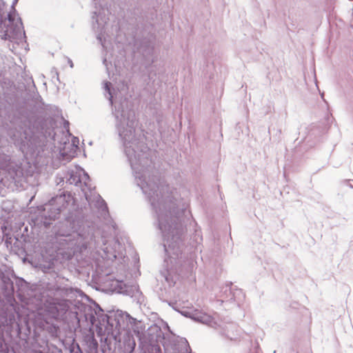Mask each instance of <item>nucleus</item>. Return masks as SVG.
Masks as SVG:
<instances>
[{"label":"nucleus","mask_w":353,"mask_h":353,"mask_svg":"<svg viewBox=\"0 0 353 353\" xmlns=\"http://www.w3.org/2000/svg\"><path fill=\"white\" fill-rule=\"evenodd\" d=\"M137 124L135 116L133 112H130L127 115H123L118 126L119 136L123 141L125 152L131 162L132 167H134V160L137 156L139 157L135 148H137L134 137V127Z\"/></svg>","instance_id":"f257e3e1"},{"label":"nucleus","mask_w":353,"mask_h":353,"mask_svg":"<svg viewBox=\"0 0 353 353\" xmlns=\"http://www.w3.org/2000/svg\"><path fill=\"white\" fill-rule=\"evenodd\" d=\"M0 37L5 39L15 40L18 43L25 41V32L21 19L14 10L2 20L0 13Z\"/></svg>","instance_id":"f03ea898"},{"label":"nucleus","mask_w":353,"mask_h":353,"mask_svg":"<svg viewBox=\"0 0 353 353\" xmlns=\"http://www.w3.org/2000/svg\"><path fill=\"white\" fill-rule=\"evenodd\" d=\"M57 150L54 152L63 161H70L76 154L77 150V145L75 143V140L72 142L70 141H63L60 143L57 147Z\"/></svg>","instance_id":"7ed1b4c3"},{"label":"nucleus","mask_w":353,"mask_h":353,"mask_svg":"<svg viewBox=\"0 0 353 353\" xmlns=\"http://www.w3.org/2000/svg\"><path fill=\"white\" fill-rule=\"evenodd\" d=\"M181 314L185 316L190 317L195 321L207 324L211 327H216V322L212 316L198 310L183 311L181 312Z\"/></svg>","instance_id":"20e7f679"},{"label":"nucleus","mask_w":353,"mask_h":353,"mask_svg":"<svg viewBox=\"0 0 353 353\" xmlns=\"http://www.w3.org/2000/svg\"><path fill=\"white\" fill-rule=\"evenodd\" d=\"M77 174H78L79 179H77V176L72 174L70 177V183H74L76 185H77L79 183H83L84 184L87 185V183L89 181V176L85 172V171L82 169H79L77 172Z\"/></svg>","instance_id":"39448f33"},{"label":"nucleus","mask_w":353,"mask_h":353,"mask_svg":"<svg viewBox=\"0 0 353 353\" xmlns=\"http://www.w3.org/2000/svg\"><path fill=\"white\" fill-rule=\"evenodd\" d=\"M103 88H104L105 90L108 94L109 100H110V103H112V98H113V96H114V94L112 93V91H111L110 83H108V82H105L104 84H103Z\"/></svg>","instance_id":"423d86ee"},{"label":"nucleus","mask_w":353,"mask_h":353,"mask_svg":"<svg viewBox=\"0 0 353 353\" xmlns=\"http://www.w3.org/2000/svg\"><path fill=\"white\" fill-rule=\"evenodd\" d=\"M138 185L141 187L145 194H150V192H149V184L148 183L140 181L138 182Z\"/></svg>","instance_id":"0eeeda50"},{"label":"nucleus","mask_w":353,"mask_h":353,"mask_svg":"<svg viewBox=\"0 0 353 353\" xmlns=\"http://www.w3.org/2000/svg\"><path fill=\"white\" fill-rule=\"evenodd\" d=\"M105 252L108 254L110 253L112 255V258H116V256H117L115 252L114 251V252H112V253H111L110 250H109L108 248H105Z\"/></svg>","instance_id":"6e6552de"},{"label":"nucleus","mask_w":353,"mask_h":353,"mask_svg":"<svg viewBox=\"0 0 353 353\" xmlns=\"http://www.w3.org/2000/svg\"><path fill=\"white\" fill-rule=\"evenodd\" d=\"M98 39L100 41L101 45L105 48L106 47V45H105V40H103L101 37V36H99L98 37Z\"/></svg>","instance_id":"1a4fd4ad"},{"label":"nucleus","mask_w":353,"mask_h":353,"mask_svg":"<svg viewBox=\"0 0 353 353\" xmlns=\"http://www.w3.org/2000/svg\"><path fill=\"white\" fill-rule=\"evenodd\" d=\"M114 246H115V247H116V246H119V243H117V242H116V241H115V242H114Z\"/></svg>","instance_id":"9d476101"},{"label":"nucleus","mask_w":353,"mask_h":353,"mask_svg":"<svg viewBox=\"0 0 353 353\" xmlns=\"http://www.w3.org/2000/svg\"><path fill=\"white\" fill-rule=\"evenodd\" d=\"M160 229H161V230H163V226H162L161 223L160 224Z\"/></svg>","instance_id":"9b49d317"},{"label":"nucleus","mask_w":353,"mask_h":353,"mask_svg":"<svg viewBox=\"0 0 353 353\" xmlns=\"http://www.w3.org/2000/svg\"><path fill=\"white\" fill-rule=\"evenodd\" d=\"M70 67H72V66H73V64H72V61H70Z\"/></svg>","instance_id":"f8f14e48"},{"label":"nucleus","mask_w":353,"mask_h":353,"mask_svg":"<svg viewBox=\"0 0 353 353\" xmlns=\"http://www.w3.org/2000/svg\"><path fill=\"white\" fill-rule=\"evenodd\" d=\"M151 184H149V191L152 190V188H150Z\"/></svg>","instance_id":"ddd939ff"},{"label":"nucleus","mask_w":353,"mask_h":353,"mask_svg":"<svg viewBox=\"0 0 353 353\" xmlns=\"http://www.w3.org/2000/svg\"><path fill=\"white\" fill-rule=\"evenodd\" d=\"M97 23H98L99 24H101V21H99V19H97Z\"/></svg>","instance_id":"4468645a"},{"label":"nucleus","mask_w":353,"mask_h":353,"mask_svg":"<svg viewBox=\"0 0 353 353\" xmlns=\"http://www.w3.org/2000/svg\"><path fill=\"white\" fill-rule=\"evenodd\" d=\"M57 199H58V200H62L63 199H62V197H61V196H60V197L57 198Z\"/></svg>","instance_id":"2eb2a0df"}]
</instances>
